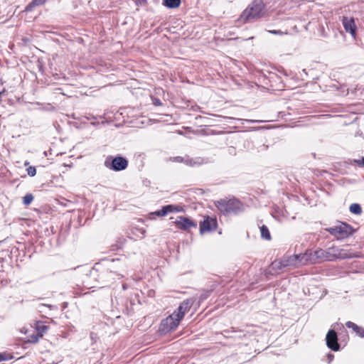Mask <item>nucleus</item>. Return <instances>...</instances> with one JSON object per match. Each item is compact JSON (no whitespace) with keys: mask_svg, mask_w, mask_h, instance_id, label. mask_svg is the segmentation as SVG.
<instances>
[{"mask_svg":"<svg viewBox=\"0 0 364 364\" xmlns=\"http://www.w3.org/2000/svg\"><path fill=\"white\" fill-rule=\"evenodd\" d=\"M192 305L193 301L191 299L183 301L172 314L162 321L161 329L164 332L175 330L178 327L180 321L183 318L186 313L190 310Z\"/></svg>","mask_w":364,"mask_h":364,"instance_id":"f257e3e1","label":"nucleus"},{"mask_svg":"<svg viewBox=\"0 0 364 364\" xmlns=\"http://www.w3.org/2000/svg\"><path fill=\"white\" fill-rule=\"evenodd\" d=\"M264 4L260 0L253 1L240 15L238 21L242 23L261 18L264 15Z\"/></svg>","mask_w":364,"mask_h":364,"instance_id":"f03ea898","label":"nucleus"},{"mask_svg":"<svg viewBox=\"0 0 364 364\" xmlns=\"http://www.w3.org/2000/svg\"><path fill=\"white\" fill-rule=\"evenodd\" d=\"M218 210L223 214L238 213L243 210L240 202L236 199L220 200L215 203Z\"/></svg>","mask_w":364,"mask_h":364,"instance_id":"7ed1b4c3","label":"nucleus"},{"mask_svg":"<svg viewBox=\"0 0 364 364\" xmlns=\"http://www.w3.org/2000/svg\"><path fill=\"white\" fill-rule=\"evenodd\" d=\"M329 232L334 235L338 240H342L352 235L353 228L346 224L341 223L328 229Z\"/></svg>","mask_w":364,"mask_h":364,"instance_id":"20e7f679","label":"nucleus"},{"mask_svg":"<svg viewBox=\"0 0 364 364\" xmlns=\"http://www.w3.org/2000/svg\"><path fill=\"white\" fill-rule=\"evenodd\" d=\"M333 259H344L358 257V255L349 249L338 247H332Z\"/></svg>","mask_w":364,"mask_h":364,"instance_id":"39448f33","label":"nucleus"},{"mask_svg":"<svg viewBox=\"0 0 364 364\" xmlns=\"http://www.w3.org/2000/svg\"><path fill=\"white\" fill-rule=\"evenodd\" d=\"M174 223L177 228L183 230H188L191 228H196L197 226L196 223L185 217H178Z\"/></svg>","mask_w":364,"mask_h":364,"instance_id":"423d86ee","label":"nucleus"},{"mask_svg":"<svg viewBox=\"0 0 364 364\" xmlns=\"http://www.w3.org/2000/svg\"><path fill=\"white\" fill-rule=\"evenodd\" d=\"M217 221L215 218L207 217L200 225V232L201 234L205 232L210 231L216 228Z\"/></svg>","mask_w":364,"mask_h":364,"instance_id":"0eeeda50","label":"nucleus"},{"mask_svg":"<svg viewBox=\"0 0 364 364\" xmlns=\"http://www.w3.org/2000/svg\"><path fill=\"white\" fill-rule=\"evenodd\" d=\"M326 344L328 348L333 350H338L339 349V345L337 342V334L333 330H331L326 335Z\"/></svg>","mask_w":364,"mask_h":364,"instance_id":"6e6552de","label":"nucleus"},{"mask_svg":"<svg viewBox=\"0 0 364 364\" xmlns=\"http://www.w3.org/2000/svg\"><path fill=\"white\" fill-rule=\"evenodd\" d=\"M342 21L346 31L350 33L355 38L356 26L354 19L353 18L343 17Z\"/></svg>","mask_w":364,"mask_h":364,"instance_id":"1a4fd4ad","label":"nucleus"},{"mask_svg":"<svg viewBox=\"0 0 364 364\" xmlns=\"http://www.w3.org/2000/svg\"><path fill=\"white\" fill-rule=\"evenodd\" d=\"M281 263L283 267H299L297 255L284 257Z\"/></svg>","mask_w":364,"mask_h":364,"instance_id":"9d476101","label":"nucleus"},{"mask_svg":"<svg viewBox=\"0 0 364 364\" xmlns=\"http://www.w3.org/2000/svg\"><path fill=\"white\" fill-rule=\"evenodd\" d=\"M127 166V161L122 157H116L112 161V168L115 171L124 169Z\"/></svg>","mask_w":364,"mask_h":364,"instance_id":"9b49d317","label":"nucleus"},{"mask_svg":"<svg viewBox=\"0 0 364 364\" xmlns=\"http://www.w3.org/2000/svg\"><path fill=\"white\" fill-rule=\"evenodd\" d=\"M346 326L348 328H353V331L355 332H356L357 334H358L360 336L364 337V328L357 326L355 323H353L351 321H348L346 323Z\"/></svg>","mask_w":364,"mask_h":364,"instance_id":"f8f14e48","label":"nucleus"},{"mask_svg":"<svg viewBox=\"0 0 364 364\" xmlns=\"http://www.w3.org/2000/svg\"><path fill=\"white\" fill-rule=\"evenodd\" d=\"M306 254L310 263H315L318 261V257L317 254H316V251L308 250Z\"/></svg>","mask_w":364,"mask_h":364,"instance_id":"ddd939ff","label":"nucleus"},{"mask_svg":"<svg viewBox=\"0 0 364 364\" xmlns=\"http://www.w3.org/2000/svg\"><path fill=\"white\" fill-rule=\"evenodd\" d=\"M299 267L310 263L308 259L306 252L302 255H297Z\"/></svg>","mask_w":364,"mask_h":364,"instance_id":"4468645a","label":"nucleus"},{"mask_svg":"<svg viewBox=\"0 0 364 364\" xmlns=\"http://www.w3.org/2000/svg\"><path fill=\"white\" fill-rule=\"evenodd\" d=\"M181 0H166L165 5L168 8H177L179 6Z\"/></svg>","mask_w":364,"mask_h":364,"instance_id":"2eb2a0df","label":"nucleus"},{"mask_svg":"<svg viewBox=\"0 0 364 364\" xmlns=\"http://www.w3.org/2000/svg\"><path fill=\"white\" fill-rule=\"evenodd\" d=\"M165 210H166L168 213L183 211V208L181 206L173 205H166Z\"/></svg>","mask_w":364,"mask_h":364,"instance_id":"dca6fc26","label":"nucleus"},{"mask_svg":"<svg viewBox=\"0 0 364 364\" xmlns=\"http://www.w3.org/2000/svg\"><path fill=\"white\" fill-rule=\"evenodd\" d=\"M260 232H261L262 237H263L266 240H270V238H271L270 233L269 232L268 228L266 226L262 225L260 228Z\"/></svg>","mask_w":364,"mask_h":364,"instance_id":"f3484780","label":"nucleus"},{"mask_svg":"<svg viewBox=\"0 0 364 364\" xmlns=\"http://www.w3.org/2000/svg\"><path fill=\"white\" fill-rule=\"evenodd\" d=\"M350 210L351 213L359 215L361 213L362 210L360 205L353 203L350 206Z\"/></svg>","mask_w":364,"mask_h":364,"instance_id":"a211bd4d","label":"nucleus"},{"mask_svg":"<svg viewBox=\"0 0 364 364\" xmlns=\"http://www.w3.org/2000/svg\"><path fill=\"white\" fill-rule=\"evenodd\" d=\"M325 252V259L327 260H333V251L332 250V247H329L327 250H324Z\"/></svg>","mask_w":364,"mask_h":364,"instance_id":"6ab92c4d","label":"nucleus"},{"mask_svg":"<svg viewBox=\"0 0 364 364\" xmlns=\"http://www.w3.org/2000/svg\"><path fill=\"white\" fill-rule=\"evenodd\" d=\"M33 200V197L31 194H27L23 198V202L26 205H28Z\"/></svg>","mask_w":364,"mask_h":364,"instance_id":"aec40b11","label":"nucleus"},{"mask_svg":"<svg viewBox=\"0 0 364 364\" xmlns=\"http://www.w3.org/2000/svg\"><path fill=\"white\" fill-rule=\"evenodd\" d=\"M167 213H168V212L166 210H165V206H164L161 210L156 211L153 214H155L158 216H164Z\"/></svg>","mask_w":364,"mask_h":364,"instance_id":"412c9836","label":"nucleus"},{"mask_svg":"<svg viewBox=\"0 0 364 364\" xmlns=\"http://www.w3.org/2000/svg\"><path fill=\"white\" fill-rule=\"evenodd\" d=\"M28 174L31 176H34L36 173V168L33 166H30L27 168Z\"/></svg>","mask_w":364,"mask_h":364,"instance_id":"4be33fe9","label":"nucleus"},{"mask_svg":"<svg viewBox=\"0 0 364 364\" xmlns=\"http://www.w3.org/2000/svg\"><path fill=\"white\" fill-rule=\"evenodd\" d=\"M42 336H43V332L38 333L36 336H32L31 339L29 340V341L32 342V343H36V342H38L39 338L42 337Z\"/></svg>","mask_w":364,"mask_h":364,"instance_id":"5701e85b","label":"nucleus"},{"mask_svg":"<svg viewBox=\"0 0 364 364\" xmlns=\"http://www.w3.org/2000/svg\"><path fill=\"white\" fill-rule=\"evenodd\" d=\"M316 254H317L318 259H325V252L323 250H316Z\"/></svg>","mask_w":364,"mask_h":364,"instance_id":"b1692460","label":"nucleus"},{"mask_svg":"<svg viewBox=\"0 0 364 364\" xmlns=\"http://www.w3.org/2000/svg\"><path fill=\"white\" fill-rule=\"evenodd\" d=\"M42 2L41 0H34L32 4L30 5V6H32L33 4V5H39L41 4Z\"/></svg>","mask_w":364,"mask_h":364,"instance_id":"393cba45","label":"nucleus"},{"mask_svg":"<svg viewBox=\"0 0 364 364\" xmlns=\"http://www.w3.org/2000/svg\"><path fill=\"white\" fill-rule=\"evenodd\" d=\"M269 32L272 33H274V34H281L282 33V32L280 31H270Z\"/></svg>","mask_w":364,"mask_h":364,"instance_id":"a878e982","label":"nucleus"},{"mask_svg":"<svg viewBox=\"0 0 364 364\" xmlns=\"http://www.w3.org/2000/svg\"><path fill=\"white\" fill-rule=\"evenodd\" d=\"M41 328H42V329H43V331H44L46 329V326H41Z\"/></svg>","mask_w":364,"mask_h":364,"instance_id":"bb28decb","label":"nucleus"},{"mask_svg":"<svg viewBox=\"0 0 364 364\" xmlns=\"http://www.w3.org/2000/svg\"><path fill=\"white\" fill-rule=\"evenodd\" d=\"M3 360H4L3 355H0V361H1Z\"/></svg>","mask_w":364,"mask_h":364,"instance_id":"cd10ccee","label":"nucleus"},{"mask_svg":"<svg viewBox=\"0 0 364 364\" xmlns=\"http://www.w3.org/2000/svg\"><path fill=\"white\" fill-rule=\"evenodd\" d=\"M362 164L364 165V157L362 159Z\"/></svg>","mask_w":364,"mask_h":364,"instance_id":"c85d7f7f","label":"nucleus"}]
</instances>
